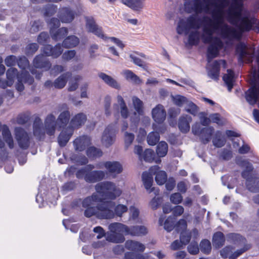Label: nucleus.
Returning a JSON list of instances; mask_svg holds the SVG:
<instances>
[{"label":"nucleus","mask_w":259,"mask_h":259,"mask_svg":"<svg viewBox=\"0 0 259 259\" xmlns=\"http://www.w3.org/2000/svg\"><path fill=\"white\" fill-rule=\"evenodd\" d=\"M167 144L163 141L160 142L157 146L156 152L159 157H164L167 152Z\"/></svg>","instance_id":"nucleus-46"},{"label":"nucleus","mask_w":259,"mask_h":259,"mask_svg":"<svg viewBox=\"0 0 259 259\" xmlns=\"http://www.w3.org/2000/svg\"><path fill=\"white\" fill-rule=\"evenodd\" d=\"M71 159L74 162L80 165H84L88 162V158L84 155L73 154L71 156Z\"/></svg>","instance_id":"nucleus-55"},{"label":"nucleus","mask_w":259,"mask_h":259,"mask_svg":"<svg viewBox=\"0 0 259 259\" xmlns=\"http://www.w3.org/2000/svg\"><path fill=\"white\" fill-rule=\"evenodd\" d=\"M124 75L126 79H130L137 84H140L142 80L131 70H126L124 72Z\"/></svg>","instance_id":"nucleus-50"},{"label":"nucleus","mask_w":259,"mask_h":259,"mask_svg":"<svg viewBox=\"0 0 259 259\" xmlns=\"http://www.w3.org/2000/svg\"><path fill=\"white\" fill-rule=\"evenodd\" d=\"M78 179H83L88 183H94L102 180L105 176V172L102 170H93L87 172L85 169H79L76 173Z\"/></svg>","instance_id":"nucleus-7"},{"label":"nucleus","mask_w":259,"mask_h":259,"mask_svg":"<svg viewBox=\"0 0 259 259\" xmlns=\"http://www.w3.org/2000/svg\"><path fill=\"white\" fill-rule=\"evenodd\" d=\"M200 248L203 253L209 254L211 250L210 242L207 239L202 240L200 243Z\"/></svg>","instance_id":"nucleus-49"},{"label":"nucleus","mask_w":259,"mask_h":259,"mask_svg":"<svg viewBox=\"0 0 259 259\" xmlns=\"http://www.w3.org/2000/svg\"><path fill=\"white\" fill-rule=\"evenodd\" d=\"M155 153L151 149H146L143 154L144 160L148 162H152L154 159Z\"/></svg>","instance_id":"nucleus-59"},{"label":"nucleus","mask_w":259,"mask_h":259,"mask_svg":"<svg viewBox=\"0 0 259 259\" xmlns=\"http://www.w3.org/2000/svg\"><path fill=\"white\" fill-rule=\"evenodd\" d=\"M219 1L220 2L219 5H216L215 2H217V0H215V1L213 2V4L210 6V12L208 14H210L211 15V13L213 11H215L217 12L220 9H222L223 11V19H224V9L229 5V0H220Z\"/></svg>","instance_id":"nucleus-43"},{"label":"nucleus","mask_w":259,"mask_h":259,"mask_svg":"<svg viewBox=\"0 0 259 259\" xmlns=\"http://www.w3.org/2000/svg\"><path fill=\"white\" fill-rule=\"evenodd\" d=\"M87 156L89 158H97L101 157L103 153L102 151L95 147H89L86 151Z\"/></svg>","instance_id":"nucleus-45"},{"label":"nucleus","mask_w":259,"mask_h":259,"mask_svg":"<svg viewBox=\"0 0 259 259\" xmlns=\"http://www.w3.org/2000/svg\"><path fill=\"white\" fill-rule=\"evenodd\" d=\"M124 245L126 249L135 252H143L145 249V246L143 244L132 240H127Z\"/></svg>","instance_id":"nucleus-31"},{"label":"nucleus","mask_w":259,"mask_h":259,"mask_svg":"<svg viewBox=\"0 0 259 259\" xmlns=\"http://www.w3.org/2000/svg\"><path fill=\"white\" fill-rule=\"evenodd\" d=\"M146 0H122V4L135 12H141L145 7Z\"/></svg>","instance_id":"nucleus-21"},{"label":"nucleus","mask_w":259,"mask_h":259,"mask_svg":"<svg viewBox=\"0 0 259 259\" xmlns=\"http://www.w3.org/2000/svg\"><path fill=\"white\" fill-rule=\"evenodd\" d=\"M108 171L115 175L121 173L122 171L121 164L117 161H106L103 163Z\"/></svg>","instance_id":"nucleus-30"},{"label":"nucleus","mask_w":259,"mask_h":259,"mask_svg":"<svg viewBox=\"0 0 259 259\" xmlns=\"http://www.w3.org/2000/svg\"><path fill=\"white\" fill-rule=\"evenodd\" d=\"M191 238V235L189 233L186 231L181 232L180 235V240L182 244H183L184 245H186L189 242Z\"/></svg>","instance_id":"nucleus-64"},{"label":"nucleus","mask_w":259,"mask_h":259,"mask_svg":"<svg viewBox=\"0 0 259 259\" xmlns=\"http://www.w3.org/2000/svg\"><path fill=\"white\" fill-rule=\"evenodd\" d=\"M228 238L235 244H238L239 245L243 246V248L237 250L229 256V259H236L246 251L251 248V245L247 243L245 238L241 235L236 233H230L228 235Z\"/></svg>","instance_id":"nucleus-6"},{"label":"nucleus","mask_w":259,"mask_h":259,"mask_svg":"<svg viewBox=\"0 0 259 259\" xmlns=\"http://www.w3.org/2000/svg\"><path fill=\"white\" fill-rule=\"evenodd\" d=\"M223 80L228 87V91L231 92L234 85V73L231 69L227 70V73L223 76Z\"/></svg>","instance_id":"nucleus-40"},{"label":"nucleus","mask_w":259,"mask_h":259,"mask_svg":"<svg viewBox=\"0 0 259 259\" xmlns=\"http://www.w3.org/2000/svg\"><path fill=\"white\" fill-rule=\"evenodd\" d=\"M95 207L85 209L84 215L87 218L95 216L99 219H111L114 218L113 208L115 203L112 201H102Z\"/></svg>","instance_id":"nucleus-4"},{"label":"nucleus","mask_w":259,"mask_h":259,"mask_svg":"<svg viewBox=\"0 0 259 259\" xmlns=\"http://www.w3.org/2000/svg\"><path fill=\"white\" fill-rule=\"evenodd\" d=\"M110 232L106 234V241L113 243H122L124 240V235H127L128 227L120 223H113L108 226Z\"/></svg>","instance_id":"nucleus-5"},{"label":"nucleus","mask_w":259,"mask_h":259,"mask_svg":"<svg viewBox=\"0 0 259 259\" xmlns=\"http://www.w3.org/2000/svg\"><path fill=\"white\" fill-rule=\"evenodd\" d=\"M85 21L86 27L89 32L93 33L98 37L103 39L107 38V37L104 34L102 28L96 24L93 17H86Z\"/></svg>","instance_id":"nucleus-14"},{"label":"nucleus","mask_w":259,"mask_h":259,"mask_svg":"<svg viewBox=\"0 0 259 259\" xmlns=\"http://www.w3.org/2000/svg\"><path fill=\"white\" fill-rule=\"evenodd\" d=\"M99 76L109 86L116 89H120L119 84L111 76L104 73H100Z\"/></svg>","instance_id":"nucleus-39"},{"label":"nucleus","mask_w":259,"mask_h":259,"mask_svg":"<svg viewBox=\"0 0 259 259\" xmlns=\"http://www.w3.org/2000/svg\"><path fill=\"white\" fill-rule=\"evenodd\" d=\"M78 44V38L75 35H70L63 40L62 46L66 48H71L76 47Z\"/></svg>","instance_id":"nucleus-42"},{"label":"nucleus","mask_w":259,"mask_h":259,"mask_svg":"<svg viewBox=\"0 0 259 259\" xmlns=\"http://www.w3.org/2000/svg\"><path fill=\"white\" fill-rule=\"evenodd\" d=\"M127 210L128 208L127 206L125 205L119 204L116 206L114 205L113 208L114 217L116 215L117 217H121L124 213L127 212Z\"/></svg>","instance_id":"nucleus-52"},{"label":"nucleus","mask_w":259,"mask_h":259,"mask_svg":"<svg viewBox=\"0 0 259 259\" xmlns=\"http://www.w3.org/2000/svg\"><path fill=\"white\" fill-rule=\"evenodd\" d=\"M50 28V34L53 39L58 41L64 38L68 33V29L66 27H62L55 30L60 25V21L58 18H52L49 22Z\"/></svg>","instance_id":"nucleus-8"},{"label":"nucleus","mask_w":259,"mask_h":259,"mask_svg":"<svg viewBox=\"0 0 259 259\" xmlns=\"http://www.w3.org/2000/svg\"><path fill=\"white\" fill-rule=\"evenodd\" d=\"M15 135L19 146L27 149L30 146V136L23 128L19 127L15 128Z\"/></svg>","instance_id":"nucleus-10"},{"label":"nucleus","mask_w":259,"mask_h":259,"mask_svg":"<svg viewBox=\"0 0 259 259\" xmlns=\"http://www.w3.org/2000/svg\"><path fill=\"white\" fill-rule=\"evenodd\" d=\"M175 218L174 217L169 216L165 221L164 228L167 232H170L175 227Z\"/></svg>","instance_id":"nucleus-56"},{"label":"nucleus","mask_w":259,"mask_h":259,"mask_svg":"<svg viewBox=\"0 0 259 259\" xmlns=\"http://www.w3.org/2000/svg\"><path fill=\"white\" fill-rule=\"evenodd\" d=\"M152 118L158 124L162 123L166 118V111L162 105L158 104L152 111Z\"/></svg>","instance_id":"nucleus-20"},{"label":"nucleus","mask_w":259,"mask_h":259,"mask_svg":"<svg viewBox=\"0 0 259 259\" xmlns=\"http://www.w3.org/2000/svg\"><path fill=\"white\" fill-rule=\"evenodd\" d=\"M160 167L157 165L151 166L149 171L155 176V181L159 185H162L166 183L167 180L166 173L163 170H159Z\"/></svg>","instance_id":"nucleus-23"},{"label":"nucleus","mask_w":259,"mask_h":259,"mask_svg":"<svg viewBox=\"0 0 259 259\" xmlns=\"http://www.w3.org/2000/svg\"><path fill=\"white\" fill-rule=\"evenodd\" d=\"M70 118V113L68 110L61 112L56 120L57 125L60 128H64L68 124Z\"/></svg>","instance_id":"nucleus-36"},{"label":"nucleus","mask_w":259,"mask_h":259,"mask_svg":"<svg viewBox=\"0 0 259 259\" xmlns=\"http://www.w3.org/2000/svg\"><path fill=\"white\" fill-rule=\"evenodd\" d=\"M57 6L53 4H48L44 8V15L45 16L53 15L57 10Z\"/></svg>","instance_id":"nucleus-57"},{"label":"nucleus","mask_w":259,"mask_h":259,"mask_svg":"<svg viewBox=\"0 0 259 259\" xmlns=\"http://www.w3.org/2000/svg\"><path fill=\"white\" fill-rule=\"evenodd\" d=\"M210 122L215 123L219 125H223L225 124L226 120L225 118L221 117L219 113H213L209 115Z\"/></svg>","instance_id":"nucleus-51"},{"label":"nucleus","mask_w":259,"mask_h":259,"mask_svg":"<svg viewBox=\"0 0 259 259\" xmlns=\"http://www.w3.org/2000/svg\"><path fill=\"white\" fill-rule=\"evenodd\" d=\"M159 133L152 132L149 134L147 137V142L150 145H155L159 140Z\"/></svg>","instance_id":"nucleus-54"},{"label":"nucleus","mask_w":259,"mask_h":259,"mask_svg":"<svg viewBox=\"0 0 259 259\" xmlns=\"http://www.w3.org/2000/svg\"><path fill=\"white\" fill-rule=\"evenodd\" d=\"M237 162L239 164H241L242 166H244L246 168V169L242 172V177L246 180V184L248 183V182L249 183L252 181V180L254 178L251 175V171L253 170L252 165L245 160H242L241 162L238 161Z\"/></svg>","instance_id":"nucleus-29"},{"label":"nucleus","mask_w":259,"mask_h":259,"mask_svg":"<svg viewBox=\"0 0 259 259\" xmlns=\"http://www.w3.org/2000/svg\"><path fill=\"white\" fill-rule=\"evenodd\" d=\"M214 133V128L211 126L203 127L201 129V133L199 136L202 142L205 144L208 143Z\"/></svg>","instance_id":"nucleus-35"},{"label":"nucleus","mask_w":259,"mask_h":259,"mask_svg":"<svg viewBox=\"0 0 259 259\" xmlns=\"http://www.w3.org/2000/svg\"><path fill=\"white\" fill-rule=\"evenodd\" d=\"M17 82L16 84V89L18 92H22L24 89L23 83H27L31 84L34 81L33 78L31 77L27 71H21L19 75H18Z\"/></svg>","instance_id":"nucleus-16"},{"label":"nucleus","mask_w":259,"mask_h":259,"mask_svg":"<svg viewBox=\"0 0 259 259\" xmlns=\"http://www.w3.org/2000/svg\"><path fill=\"white\" fill-rule=\"evenodd\" d=\"M244 0H232L226 11V19L231 24L235 26L241 32L249 31L251 28L250 21L248 17H242Z\"/></svg>","instance_id":"nucleus-3"},{"label":"nucleus","mask_w":259,"mask_h":259,"mask_svg":"<svg viewBox=\"0 0 259 259\" xmlns=\"http://www.w3.org/2000/svg\"><path fill=\"white\" fill-rule=\"evenodd\" d=\"M19 75L17 69L13 67L8 69L6 72L7 78L10 80V84H13L15 77L17 76V78Z\"/></svg>","instance_id":"nucleus-48"},{"label":"nucleus","mask_w":259,"mask_h":259,"mask_svg":"<svg viewBox=\"0 0 259 259\" xmlns=\"http://www.w3.org/2000/svg\"><path fill=\"white\" fill-rule=\"evenodd\" d=\"M75 12L69 7H63L60 9L58 17L60 21L62 23H69L74 19Z\"/></svg>","instance_id":"nucleus-15"},{"label":"nucleus","mask_w":259,"mask_h":259,"mask_svg":"<svg viewBox=\"0 0 259 259\" xmlns=\"http://www.w3.org/2000/svg\"><path fill=\"white\" fill-rule=\"evenodd\" d=\"M192 121V117L188 115H182L179 120L178 126L180 130L183 133H188L190 128V123Z\"/></svg>","instance_id":"nucleus-32"},{"label":"nucleus","mask_w":259,"mask_h":259,"mask_svg":"<svg viewBox=\"0 0 259 259\" xmlns=\"http://www.w3.org/2000/svg\"><path fill=\"white\" fill-rule=\"evenodd\" d=\"M73 134V129L70 127H67L64 129L60 134L58 138V142L61 147L65 146L69 141Z\"/></svg>","instance_id":"nucleus-28"},{"label":"nucleus","mask_w":259,"mask_h":259,"mask_svg":"<svg viewBox=\"0 0 259 259\" xmlns=\"http://www.w3.org/2000/svg\"><path fill=\"white\" fill-rule=\"evenodd\" d=\"M225 242L224 235L221 232H217L214 234L212 238V243L216 248H220Z\"/></svg>","instance_id":"nucleus-41"},{"label":"nucleus","mask_w":259,"mask_h":259,"mask_svg":"<svg viewBox=\"0 0 259 259\" xmlns=\"http://www.w3.org/2000/svg\"><path fill=\"white\" fill-rule=\"evenodd\" d=\"M87 120L86 115L80 113L75 115L71 120L70 125L68 127H70L73 129L78 128L82 126L85 123Z\"/></svg>","instance_id":"nucleus-33"},{"label":"nucleus","mask_w":259,"mask_h":259,"mask_svg":"<svg viewBox=\"0 0 259 259\" xmlns=\"http://www.w3.org/2000/svg\"><path fill=\"white\" fill-rule=\"evenodd\" d=\"M170 200L175 204H179L182 202L183 196L179 193H175L170 195Z\"/></svg>","instance_id":"nucleus-62"},{"label":"nucleus","mask_w":259,"mask_h":259,"mask_svg":"<svg viewBox=\"0 0 259 259\" xmlns=\"http://www.w3.org/2000/svg\"><path fill=\"white\" fill-rule=\"evenodd\" d=\"M246 187L252 192H259V178L254 177L252 181L246 184Z\"/></svg>","instance_id":"nucleus-47"},{"label":"nucleus","mask_w":259,"mask_h":259,"mask_svg":"<svg viewBox=\"0 0 259 259\" xmlns=\"http://www.w3.org/2000/svg\"><path fill=\"white\" fill-rule=\"evenodd\" d=\"M221 135V132L217 131L215 133V137L212 140L213 145L217 147H222L226 143V139L224 137H222Z\"/></svg>","instance_id":"nucleus-44"},{"label":"nucleus","mask_w":259,"mask_h":259,"mask_svg":"<svg viewBox=\"0 0 259 259\" xmlns=\"http://www.w3.org/2000/svg\"><path fill=\"white\" fill-rule=\"evenodd\" d=\"M33 135L39 140L44 138L46 131L42 127V122L39 117H35L33 124Z\"/></svg>","instance_id":"nucleus-27"},{"label":"nucleus","mask_w":259,"mask_h":259,"mask_svg":"<svg viewBox=\"0 0 259 259\" xmlns=\"http://www.w3.org/2000/svg\"><path fill=\"white\" fill-rule=\"evenodd\" d=\"M17 63L18 66L22 69V71H25L24 70L29 66V61L24 56L21 57L18 60L17 59Z\"/></svg>","instance_id":"nucleus-60"},{"label":"nucleus","mask_w":259,"mask_h":259,"mask_svg":"<svg viewBox=\"0 0 259 259\" xmlns=\"http://www.w3.org/2000/svg\"><path fill=\"white\" fill-rule=\"evenodd\" d=\"M135 139V135L131 133L125 132L124 134V140L125 145L126 147H128L133 143Z\"/></svg>","instance_id":"nucleus-61"},{"label":"nucleus","mask_w":259,"mask_h":259,"mask_svg":"<svg viewBox=\"0 0 259 259\" xmlns=\"http://www.w3.org/2000/svg\"><path fill=\"white\" fill-rule=\"evenodd\" d=\"M245 98L250 104H255L259 99V84H254L245 93Z\"/></svg>","instance_id":"nucleus-24"},{"label":"nucleus","mask_w":259,"mask_h":259,"mask_svg":"<svg viewBox=\"0 0 259 259\" xmlns=\"http://www.w3.org/2000/svg\"><path fill=\"white\" fill-rule=\"evenodd\" d=\"M57 125L56 117L53 114H49L45 120V129L46 134L49 136L55 134Z\"/></svg>","instance_id":"nucleus-18"},{"label":"nucleus","mask_w":259,"mask_h":259,"mask_svg":"<svg viewBox=\"0 0 259 259\" xmlns=\"http://www.w3.org/2000/svg\"><path fill=\"white\" fill-rule=\"evenodd\" d=\"M147 233L148 229L144 226L128 227V230H127V235H130L133 236H142L146 235Z\"/></svg>","instance_id":"nucleus-34"},{"label":"nucleus","mask_w":259,"mask_h":259,"mask_svg":"<svg viewBox=\"0 0 259 259\" xmlns=\"http://www.w3.org/2000/svg\"><path fill=\"white\" fill-rule=\"evenodd\" d=\"M33 63L35 68L44 69L45 70H49L52 65L49 60L43 55L36 56Z\"/></svg>","instance_id":"nucleus-26"},{"label":"nucleus","mask_w":259,"mask_h":259,"mask_svg":"<svg viewBox=\"0 0 259 259\" xmlns=\"http://www.w3.org/2000/svg\"><path fill=\"white\" fill-rule=\"evenodd\" d=\"M91 144V139L87 136H80L74 140L73 146L75 150L82 151Z\"/></svg>","instance_id":"nucleus-25"},{"label":"nucleus","mask_w":259,"mask_h":259,"mask_svg":"<svg viewBox=\"0 0 259 259\" xmlns=\"http://www.w3.org/2000/svg\"><path fill=\"white\" fill-rule=\"evenodd\" d=\"M222 65L224 68L226 67V62L224 60L215 61L208 72V76L214 80H218L220 74V67Z\"/></svg>","instance_id":"nucleus-22"},{"label":"nucleus","mask_w":259,"mask_h":259,"mask_svg":"<svg viewBox=\"0 0 259 259\" xmlns=\"http://www.w3.org/2000/svg\"><path fill=\"white\" fill-rule=\"evenodd\" d=\"M198 243L196 242H191L188 246V251L191 254H196L199 252Z\"/></svg>","instance_id":"nucleus-63"},{"label":"nucleus","mask_w":259,"mask_h":259,"mask_svg":"<svg viewBox=\"0 0 259 259\" xmlns=\"http://www.w3.org/2000/svg\"><path fill=\"white\" fill-rule=\"evenodd\" d=\"M185 110L187 112L195 116L198 112V108L193 102L188 100L185 105Z\"/></svg>","instance_id":"nucleus-53"},{"label":"nucleus","mask_w":259,"mask_h":259,"mask_svg":"<svg viewBox=\"0 0 259 259\" xmlns=\"http://www.w3.org/2000/svg\"><path fill=\"white\" fill-rule=\"evenodd\" d=\"M117 103L114 104L113 106L114 112L120 113L121 116L126 119L129 116L130 112L123 98L120 95L117 96Z\"/></svg>","instance_id":"nucleus-13"},{"label":"nucleus","mask_w":259,"mask_h":259,"mask_svg":"<svg viewBox=\"0 0 259 259\" xmlns=\"http://www.w3.org/2000/svg\"><path fill=\"white\" fill-rule=\"evenodd\" d=\"M72 74L70 72H67L61 75L54 82V86L57 89L63 88L67 81V79L71 76Z\"/></svg>","instance_id":"nucleus-37"},{"label":"nucleus","mask_w":259,"mask_h":259,"mask_svg":"<svg viewBox=\"0 0 259 259\" xmlns=\"http://www.w3.org/2000/svg\"><path fill=\"white\" fill-rule=\"evenodd\" d=\"M2 135L4 141L8 144L10 149L14 148V141L9 130V127L6 125L2 126Z\"/></svg>","instance_id":"nucleus-38"},{"label":"nucleus","mask_w":259,"mask_h":259,"mask_svg":"<svg viewBox=\"0 0 259 259\" xmlns=\"http://www.w3.org/2000/svg\"><path fill=\"white\" fill-rule=\"evenodd\" d=\"M211 16L212 19L207 16L199 18L196 15H191L186 19H180L177 27L178 34H188L189 45H197L200 38L204 44H210L207 53L208 63L218 56L224 46L220 38L213 36V33H216L223 38L230 40H239L242 37L241 32L236 28L225 22L222 9L217 12L213 11Z\"/></svg>","instance_id":"nucleus-1"},{"label":"nucleus","mask_w":259,"mask_h":259,"mask_svg":"<svg viewBox=\"0 0 259 259\" xmlns=\"http://www.w3.org/2000/svg\"><path fill=\"white\" fill-rule=\"evenodd\" d=\"M116 130L114 125H109L104 131L102 143L106 147L112 145L115 140Z\"/></svg>","instance_id":"nucleus-12"},{"label":"nucleus","mask_w":259,"mask_h":259,"mask_svg":"<svg viewBox=\"0 0 259 259\" xmlns=\"http://www.w3.org/2000/svg\"><path fill=\"white\" fill-rule=\"evenodd\" d=\"M132 103L135 111L130 117L131 121L135 123H137L140 121V116L144 114V104L137 97H132Z\"/></svg>","instance_id":"nucleus-11"},{"label":"nucleus","mask_w":259,"mask_h":259,"mask_svg":"<svg viewBox=\"0 0 259 259\" xmlns=\"http://www.w3.org/2000/svg\"><path fill=\"white\" fill-rule=\"evenodd\" d=\"M153 174L150 171L148 172L145 171L142 174V181L145 189L148 191L149 193L154 192L155 195L159 194V190L156 189L154 187H152L153 184Z\"/></svg>","instance_id":"nucleus-19"},{"label":"nucleus","mask_w":259,"mask_h":259,"mask_svg":"<svg viewBox=\"0 0 259 259\" xmlns=\"http://www.w3.org/2000/svg\"><path fill=\"white\" fill-rule=\"evenodd\" d=\"M95 190L96 192L84 198L82 202V206L85 209L95 207L92 206L95 202H102L106 199L114 200L121 194V190L114 183L109 181L98 183L95 186Z\"/></svg>","instance_id":"nucleus-2"},{"label":"nucleus","mask_w":259,"mask_h":259,"mask_svg":"<svg viewBox=\"0 0 259 259\" xmlns=\"http://www.w3.org/2000/svg\"><path fill=\"white\" fill-rule=\"evenodd\" d=\"M42 51L47 56H51L53 58H57L62 53L63 49L60 44H57L55 47L47 45L43 47Z\"/></svg>","instance_id":"nucleus-17"},{"label":"nucleus","mask_w":259,"mask_h":259,"mask_svg":"<svg viewBox=\"0 0 259 259\" xmlns=\"http://www.w3.org/2000/svg\"><path fill=\"white\" fill-rule=\"evenodd\" d=\"M172 101L175 105L181 107L186 105L188 100L184 96L176 95L172 97Z\"/></svg>","instance_id":"nucleus-58"},{"label":"nucleus","mask_w":259,"mask_h":259,"mask_svg":"<svg viewBox=\"0 0 259 259\" xmlns=\"http://www.w3.org/2000/svg\"><path fill=\"white\" fill-rule=\"evenodd\" d=\"M236 51L239 54V61L243 63H250L254 57V49L247 47L243 42H239L236 47Z\"/></svg>","instance_id":"nucleus-9"}]
</instances>
